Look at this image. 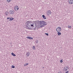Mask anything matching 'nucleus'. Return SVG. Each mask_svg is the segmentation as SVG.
Instances as JSON below:
<instances>
[{
  "label": "nucleus",
  "mask_w": 73,
  "mask_h": 73,
  "mask_svg": "<svg viewBox=\"0 0 73 73\" xmlns=\"http://www.w3.org/2000/svg\"><path fill=\"white\" fill-rule=\"evenodd\" d=\"M61 30V27H58L56 29V31L57 32H60Z\"/></svg>",
  "instance_id": "obj_3"
},
{
  "label": "nucleus",
  "mask_w": 73,
  "mask_h": 73,
  "mask_svg": "<svg viewBox=\"0 0 73 73\" xmlns=\"http://www.w3.org/2000/svg\"><path fill=\"white\" fill-rule=\"evenodd\" d=\"M5 15H6V16H8V15H9V12L8 11H6L5 12Z\"/></svg>",
  "instance_id": "obj_9"
},
{
  "label": "nucleus",
  "mask_w": 73,
  "mask_h": 73,
  "mask_svg": "<svg viewBox=\"0 0 73 73\" xmlns=\"http://www.w3.org/2000/svg\"><path fill=\"white\" fill-rule=\"evenodd\" d=\"M14 9H15V11H17V9H16L15 7Z\"/></svg>",
  "instance_id": "obj_26"
},
{
  "label": "nucleus",
  "mask_w": 73,
  "mask_h": 73,
  "mask_svg": "<svg viewBox=\"0 0 73 73\" xmlns=\"http://www.w3.org/2000/svg\"><path fill=\"white\" fill-rule=\"evenodd\" d=\"M30 54V53H29V52H27V53L26 54V55L27 56V57H28V56H29Z\"/></svg>",
  "instance_id": "obj_13"
},
{
  "label": "nucleus",
  "mask_w": 73,
  "mask_h": 73,
  "mask_svg": "<svg viewBox=\"0 0 73 73\" xmlns=\"http://www.w3.org/2000/svg\"><path fill=\"white\" fill-rule=\"evenodd\" d=\"M51 13H52L51 12V11H50L49 10L47 11V15H48V16L50 15L51 14Z\"/></svg>",
  "instance_id": "obj_5"
},
{
  "label": "nucleus",
  "mask_w": 73,
  "mask_h": 73,
  "mask_svg": "<svg viewBox=\"0 0 73 73\" xmlns=\"http://www.w3.org/2000/svg\"><path fill=\"white\" fill-rule=\"evenodd\" d=\"M62 62H63V61H62V60H61L60 61V62L61 63H62Z\"/></svg>",
  "instance_id": "obj_24"
},
{
  "label": "nucleus",
  "mask_w": 73,
  "mask_h": 73,
  "mask_svg": "<svg viewBox=\"0 0 73 73\" xmlns=\"http://www.w3.org/2000/svg\"><path fill=\"white\" fill-rule=\"evenodd\" d=\"M28 65V63H26L24 65V66H27Z\"/></svg>",
  "instance_id": "obj_20"
},
{
  "label": "nucleus",
  "mask_w": 73,
  "mask_h": 73,
  "mask_svg": "<svg viewBox=\"0 0 73 73\" xmlns=\"http://www.w3.org/2000/svg\"><path fill=\"white\" fill-rule=\"evenodd\" d=\"M30 25H31V27H33L32 29H33V30H36V28L35 27H34V26L33 25H33H31V24H30Z\"/></svg>",
  "instance_id": "obj_4"
},
{
  "label": "nucleus",
  "mask_w": 73,
  "mask_h": 73,
  "mask_svg": "<svg viewBox=\"0 0 73 73\" xmlns=\"http://www.w3.org/2000/svg\"><path fill=\"white\" fill-rule=\"evenodd\" d=\"M11 54L13 56H16V55L14 54V53L13 52L11 53Z\"/></svg>",
  "instance_id": "obj_16"
},
{
  "label": "nucleus",
  "mask_w": 73,
  "mask_h": 73,
  "mask_svg": "<svg viewBox=\"0 0 73 73\" xmlns=\"http://www.w3.org/2000/svg\"><path fill=\"white\" fill-rule=\"evenodd\" d=\"M58 73H62L61 72H58Z\"/></svg>",
  "instance_id": "obj_30"
},
{
  "label": "nucleus",
  "mask_w": 73,
  "mask_h": 73,
  "mask_svg": "<svg viewBox=\"0 0 73 73\" xmlns=\"http://www.w3.org/2000/svg\"><path fill=\"white\" fill-rule=\"evenodd\" d=\"M45 35L48 36H49V34H48V33H45Z\"/></svg>",
  "instance_id": "obj_23"
},
{
  "label": "nucleus",
  "mask_w": 73,
  "mask_h": 73,
  "mask_svg": "<svg viewBox=\"0 0 73 73\" xmlns=\"http://www.w3.org/2000/svg\"><path fill=\"white\" fill-rule=\"evenodd\" d=\"M69 73V71H67L65 73Z\"/></svg>",
  "instance_id": "obj_27"
},
{
  "label": "nucleus",
  "mask_w": 73,
  "mask_h": 73,
  "mask_svg": "<svg viewBox=\"0 0 73 73\" xmlns=\"http://www.w3.org/2000/svg\"><path fill=\"white\" fill-rule=\"evenodd\" d=\"M68 70L66 68V67H64V68H63V70L64 71H66V70Z\"/></svg>",
  "instance_id": "obj_11"
},
{
  "label": "nucleus",
  "mask_w": 73,
  "mask_h": 73,
  "mask_svg": "<svg viewBox=\"0 0 73 73\" xmlns=\"http://www.w3.org/2000/svg\"><path fill=\"white\" fill-rule=\"evenodd\" d=\"M66 69H69V67L68 66H66Z\"/></svg>",
  "instance_id": "obj_28"
},
{
  "label": "nucleus",
  "mask_w": 73,
  "mask_h": 73,
  "mask_svg": "<svg viewBox=\"0 0 73 73\" xmlns=\"http://www.w3.org/2000/svg\"><path fill=\"white\" fill-rule=\"evenodd\" d=\"M26 28L28 29H32L31 26H30V25L26 24Z\"/></svg>",
  "instance_id": "obj_2"
},
{
  "label": "nucleus",
  "mask_w": 73,
  "mask_h": 73,
  "mask_svg": "<svg viewBox=\"0 0 73 73\" xmlns=\"http://www.w3.org/2000/svg\"><path fill=\"white\" fill-rule=\"evenodd\" d=\"M33 24L34 27H35V28L36 27H38V28H41V27H44V26L47 25L46 23L44 21H33Z\"/></svg>",
  "instance_id": "obj_1"
},
{
  "label": "nucleus",
  "mask_w": 73,
  "mask_h": 73,
  "mask_svg": "<svg viewBox=\"0 0 73 73\" xmlns=\"http://www.w3.org/2000/svg\"><path fill=\"white\" fill-rule=\"evenodd\" d=\"M68 3L70 4H72L73 3V0H69Z\"/></svg>",
  "instance_id": "obj_8"
},
{
  "label": "nucleus",
  "mask_w": 73,
  "mask_h": 73,
  "mask_svg": "<svg viewBox=\"0 0 73 73\" xmlns=\"http://www.w3.org/2000/svg\"><path fill=\"white\" fill-rule=\"evenodd\" d=\"M57 34L58 36H60L61 35V33L59 32H58Z\"/></svg>",
  "instance_id": "obj_15"
},
{
  "label": "nucleus",
  "mask_w": 73,
  "mask_h": 73,
  "mask_svg": "<svg viewBox=\"0 0 73 73\" xmlns=\"http://www.w3.org/2000/svg\"><path fill=\"white\" fill-rule=\"evenodd\" d=\"M27 38H29V39H31V40H33V38L29 36H27Z\"/></svg>",
  "instance_id": "obj_10"
},
{
  "label": "nucleus",
  "mask_w": 73,
  "mask_h": 73,
  "mask_svg": "<svg viewBox=\"0 0 73 73\" xmlns=\"http://www.w3.org/2000/svg\"><path fill=\"white\" fill-rule=\"evenodd\" d=\"M68 27L69 28H72V27L70 26H68Z\"/></svg>",
  "instance_id": "obj_22"
},
{
  "label": "nucleus",
  "mask_w": 73,
  "mask_h": 73,
  "mask_svg": "<svg viewBox=\"0 0 73 73\" xmlns=\"http://www.w3.org/2000/svg\"><path fill=\"white\" fill-rule=\"evenodd\" d=\"M9 13L11 15L15 13V11L13 10H10L9 11Z\"/></svg>",
  "instance_id": "obj_6"
},
{
  "label": "nucleus",
  "mask_w": 73,
  "mask_h": 73,
  "mask_svg": "<svg viewBox=\"0 0 73 73\" xmlns=\"http://www.w3.org/2000/svg\"><path fill=\"white\" fill-rule=\"evenodd\" d=\"M31 22H32V21H27V22L26 23V24H27V25L28 24V25H30Z\"/></svg>",
  "instance_id": "obj_7"
},
{
  "label": "nucleus",
  "mask_w": 73,
  "mask_h": 73,
  "mask_svg": "<svg viewBox=\"0 0 73 73\" xmlns=\"http://www.w3.org/2000/svg\"><path fill=\"white\" fill-rule=\"evenodd\" d=\"M14 19L13 18H10L9 21H12V20H13Z\"/></svg>",
  "instance_id": "obj_17"
},
{
  "label": "nucleus",
  "mask_w": 73,
  "mask_h": 73,
  "mask_svg": "<svg viewBox=\"0 0 73 73\" xmlns=\"http://www.w3.org/2000/svg\"><path fill=\"white\" fill-rule=\"evenodd\" d=\"M15 8L16 9H17V10H19V7L17 6H15Z\"/></svg>",
  "instance_id": "obj_12"
},
{
  "label": "nucleus",
  "mask_w": 73,
  "mask_h": 73,
  "mask_svg": "<svg viewBox=\"0 0 73 73\" xmlns=\"http://www.w3.org/2000/svg\"><path fill=\"white\" fill-rule=\"evenodd\" d=\"M10 17H7V19H10Z\"/></svg>",
  "instance_id": "obj_29"
},
{
  "label": "nucleus",
  "mask_w": 73,
  "mask_h": 73,
  "mask_svg": "<svg viewBox=\"0 0 73 73\" xmlns=\"http://www.w3.org/2000/svg\"><path fill=\"white\" fill-rule=\"evenodd\" d=\"M11 68H15V66H14L13 65H12V66Z\"/></svg>",
  "instance_id": "obj_21"
},
{
  "label": "nucleus",
  "mask_w": 73,
  "mask_h": 73,
  "mask_svg": "<svg viewBox=\"0 0 73 73\" xmlns=\"http://www.w3.org/2000/svg\"><path fill=\"white\" fill-rule=\"evenodd\" d=\"M7 0V3H10L11 1H12V0Z\"/></svg>",
  "instance_id": "obj_18"
},
{
  "label": "nucleus",
  "mask_w": 73,
  "mask_h": 73,
  "mask_svg": "<svg viewBox=\"0 0 73 73\" xmlns=\"http://www.w3.org/2000/svg\"><path fill=\"white\" fill-rule=\"evenodd\" d=\"M42 68H44V67H43Z\"/></svg>",
  "instance_id": "obj_31"
},
{
  "label": "nucleus",
  "mask_w": 73,
  "mask_h": 73,
  "mask_svg": "<svg viewBox=\"0 0 73 73\" xmlns=\"http://www.w3.org/2000/svg\"><path fill=\"white\" fill-rule=\"evenodd\" d=\"M33 50H35V46H33Z\"/></svg>",
  "instance_id": "obj_19"
},
{
  "label": "nucleus",
  "mask_w": 73,
  "mask_h": 73,
  "mask_svg": "<svg viewBox=\"0 0 73 73\" xmlns=\"http://www.w3.org/2000/svg\"><path fill=\"white\" fill-rule=\"evenodd\" d=\"M42 17L44 19H46V17H45V16L44 15H42Z\"/></svg>",
  "instance_id": "obj_14"
},
{
  "label": "nucleus",
  "mask_w": 73,
  "mask_h": 73,
  "mask_svg": "<svg viewBox=\"0 0 73 73\" xmlns=\"http://www.w3.org/2000/svg\"><path fill=\"white\" fill-rule=\"evenodd\" d=\"M36 44H37L38 42V41L37 40L36 41Z\"/></svg>",
  "instance_id": "obj_25"
}]
</instances>
